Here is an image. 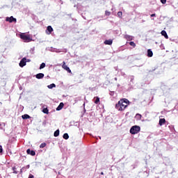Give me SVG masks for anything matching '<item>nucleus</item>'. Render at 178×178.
Returning <instances> with one entry per match:
<instances>
[{
    "label": "nucleus",
    "mask_w": 178,
    "mask_h": 178,
    "mask_svg": "<svg viewBox=\"0 0 178 178\" xmlns=\"http://www.w3.org/2000/svg\"><path fill=\"white\" fill-rule=\"evenodd\" d=\"M3 149H2V145H0V154L2 153Z\"/></svg>",
    "instance_id": "obj_29"
},
{
    "label": "nucleus",
    "mask_w": 178,
    "mask_h": 178,
    "mask_svg": "<svg viewBox=\"0 0 178 178\" xmlns=\"http://www.w3.org/2000/svg\"><path fill=\"white\" fill-rule=\"evenodd\" d=\"M141 128L139 126L135 125L130 129V133L131 134H138Z\"/></svg>",
    "instance_id": "obj_2"
},
{
    "label": "nucleus",
    "mask_w": 178,
    "mask_h": 178,
    "mask_svg": "<svg viewBox=\"0 0 178 178\" xmlns=\"http://www.w3.org/2000/svg\"><path fill=\"white\" fill-rule=\"evenodd\" d=\"M153 56H154V53L152 52V50L148 49L147 50V56H148V58H152Z\"/></svg>",
    "instance_id": "obj_13"
},
{
    "label": "nucleus",
    "mask_w": 178,
    "mask_h": 178,
    "mask_svg": "<svg viewBox=\"0 0 178 178\" xmlns=\"http://www.w3.org/2000/svg\"><path fill=\"white\" fill-rule=\"evenodd\" d=\"M124 38L127 40V41H133V36L130 35H124Z\"/></svg>",
    "instance_id": "obj_9"
},
{
    "label": "nucleus",
    "mask_w": 178,
    "mask_h": 178,
    "mask_svg": "<svg viewBox=\"0 0 178 178\" xmlns=\"http://www.w3.org/2000/svg\"><path fill=\"white\" fill-rule=\"evenodd\" d=\"M63 69L64 70H66L68 73H72V70L67 65H66V63L65 61L63 62V65H62Z\"/></svg>",
    "instance_id": "obj_4"
},
{
    "label": "nucleus",
    "mask_w": 178,
    "mask_h": 178,
    "mask_svg": "<svg viewBox=\"0 0 178 178\" xmlns=\"http://www.w3.org/2000/svg\"><path fill=\"white\" fill-rule=\"evenodd\" d=\"M20 38L24 40V42H30L33 40L30 38V35H26V33H21Z\"/></svg>",
    "instance_id": "obj_3"
},
{
    "label": "nucleus",
    "mask_w": 178,
    "mask_h": 178,
    "mask_svg": "<svg viewBox=\"0 0 178 178\" xmlns=\"http://www.w3.org/2000/svg\"><path fill=\"white\" fill-rule=\"evenodd\" d=\"M161 34V35L165 37L166 38V40H168V38H169V36L168 35V33H166V31H162Z\"/></svg>",
    "instance_id": "obj_15"
},
{
    "label": "nucleus",
    "mask_w": 178,
    "mask_h": 178,
    "mask_svg": "<svg viewBox=\"0 0 178 178\" xmlns=\"http://www.w3.org/2000/svg\"><path fill=\"white\" fill-rule=\"evenodd\" d=\"M161 3L165 5V3H166V0H161Z\"/></svg>",
    "instance_id": "obj_27"
},
{
    "label": "nucleus",
    "mask_w": 178,
    "mask_h": 178,
    "mask_svg": "<svg viewBox=\"0 0 178 178\" xmlns=\"http://www.w3.org/2000/svg\"><path fill=\"white\" fill-rule=\"evenodd\" d=\"M101 175H104V172H101Z\"/></svg>",
    "instance_id": "obj_33"
},
{
    "label": "nucleus",
    "mask_w": 178,
    "mask_h": 178,
    "mask_svg": "<svg viewBox=\"0 0 178 178\" xmlns=\"http://www.w3.org/2000/svg\"><path fill=\"white\" fill-rule=\"evenodd\" d=\"M94 99H95V102H94V103L96 104V105H97V104H99V97H94Z\"/></svg>",
    "instance_id": "obj_17"
},
{
    "label": "nucleus",
    "mask_w": 178,
    "mask_h": 178,
    "mask_svg": "<svg viewBox=\"0 0 178 178\" xmlns=\"http://www.w3.org/2000/svg\"><path fill=\"white\" fill-rule=\"evenodd\" d=\"M29 178H34V175L30 174L29 176Z\"/></svg>",
    "instance_id": "obj_30"
},
{
    "label": "nucleus",
    "mask_w": 178,
    "mask_h": 178,
    "mask_svg": "<svg viewBox=\"0 0 178 178\" xmlns=\"http://www.w3.org/2000/svg\"><path fill=\"white\" fill-rule=\"evenodd\" d=\"M129 45H131V47H133V48H136V43H134V42H130Z\"/></svg>",
    "instance_id": "obj_22"
},
{
    "label": "nucleus",
    "mask_w": 178,
    "mask_h": 178,
    "mask_svg": "<svg viewBox=\"0 0 178 178\" xmlns=\"http://www.w3.org/2000/svg\"><path fill=\"white\" fill-rule=\"evenodd\" d=\"M113 43V40L111 39L106 40L104 42V44H105V45H112Z\"/></svg>",
    "instance_id": "obj_10"
},
{
    "label": "nucleus",
    "mask_w": 178,
    "mask_h": 178,
    "mask_svg": "<svg viewBox=\"0 0 178 178\" xmlns=\"http://www.w3.org/2000/svg\"><path fill=\"white\" fill-rule=\"evenodd\" d=\"M136 116H139L140 118H141V115L140 114H137Z\"/></svg>",
    "instance_id": "obj_32"
},
{
    "label": "nucleus",
    "mask_w": 178,
    "mask_h": 178,
    "mask_svg": "<svg viewBox=\"0 0 178 178\" xmlns=\"http://www.w3.org/2000/svg\"><path fill=\"white\" fill-rule=\"evenodd\" d=\"M26 63H27V59L24 57L19 62L20 67H24V66H26Z\"/></svg>",
    "instance_id": "obj_6"
},
{
    "label": "nucleus",
    "mask_w": 178,
    "mask_h": 178,
    "mask_svg": "<svg viewBox=\"0 0 178 178\" xmlns=\"http://www.w3.org/2000/svg\"><path fill=\"white\" fill-rule=\"evenodd\" d=\"M130 102L127 99H121L116 104L115 109L119 111H123L129 106Z\"/></svg>",
    "instance_id": "obj_1"
},
{
    "label": "nucleus",
    "mask_w": 178,
    "mask_h": 178,
    "mask_svg": "<svg viewBox=\"0 0 178 178\" xmlns=\"http://www.w3.org/2000/svg\"><path fill=\"white\" fill-rule=\"evenodd\" d=\"M44 67H45V63H42L40 66V69H44Z\"/></svg>",
    "instance_id": "obj_25"
},
{
    "label": "nucleus",
    "mask_w": 178,
    "mask_h": 178,
    "mask_svg": "<svg viewBox=\"0 0 178 178\" xmlns=\"http://www.w3.org/2000/svg\"><path fill=\"white\" fill-rule=\"evenodd\" d=\"M22 119H30V115L24 114L22 116Z\"/></svg>",
    "instance_id": "obj_19"
},
{
    "label": "nucleus",
    "mask_w": 178,
    "mask_h": 178,
    "mask_svg": "<svg viewBox=\"0 0 178 178\" xmlns=\"http://www.w3.org/2000/svg\"><path fill=\"white\" fill-rule=\"evenodd\" d=\"M43 113H46V115H48L49 113V111L47 108H44L42 110Z\"/></svg>",
    "instance_id": "obj_18"
},
{
    "label": "nucleus",
    "mask_w": 178,
    "mask_h": 178,
    "mask_svg": "<svg viewBox=\"0 0 178 178\" xmlns=\"http://www.w3.org/2000/svg\"><path fill=\"white\" fill-rule=\"evenodd\" d=\"M55 87H56V85H55V83H51L47 86V88H49V90H51V88H55Z\"/></svg>",
    "instance_id": "obj_16"
},
{
    "label": "nucleus",
    "mask_w": 178,
    "mask_h": 178,
    "mask_svg": "<svg viewBox=\"0 0 178 178\" xmlns=\"http://www.w3.org/2000/svg\"><path fill=\"white\" fill-rule=\"evenodd\" d=\"M36 79H44V74L43 73H39L38 74L35 75Z\"/></svg>",
    "instance_id": "obj_11"
},
{
    "label": "nucleus",
    "mask_w": 178,
    "mask_h": 178,
    "mask_svg": "<svg viewBox=\"0 0 178 178\" xmlns=\"http://www.w3.org/2000/svg\"><path fill=\"white\" fill-rule=\"evenodd\" d=\"M27 168H30V165H27Z\"/></svg>",
    "instance_id": "obj_34"
},
{
    "label": "nucleus",
    "mask_w": 178,
    "mask_h": 178,
    "mask_svg": "<svg viewBox=\"0 0 178 178\" xmlns=\"http://www.w3.org/2000/svg\"><path fill=\"white\" fill-rule=\"evenodd\" d=\"M6 22H9V23H16L17 20L16 18L13 17V16L11 17H7L6 19Z\"/></svg>",
    "instance_id": "obj_5"
},
{
    "label": "nucleus",
    "mask_w": 178,
    "mask_h": 178,
    "mask_svg": "<svg viewBox=\"0 0 178 178\" xmlns=\"http://www.w3.org/2000/svg\"><path fill=\"white\" fill-rule=\"evenodd\" d=\"M47 146V143H43L40 145V148H44Z\"/></svg>",
    "instance_id": "obj_23"
},
{
    "label": "nucleus",
    "mask_w": 178,
    "mask_h": 178,
    "mask_svg": "<svg viewBox=\"0 0 178 178\" xmlns=\"http://www.w3.org/2000/svg\"><path fill=\"white\" fill-rule=\"evenodd\" d=\"M122 15H123V13H122V11H119V12L118 13V17L122 18Z\"/></svg>",
    "instance_id": "obj_24"
},
{
    "label": "nucleus",
    "mask_w": 178,
    "mask_h": 178,
    "mask_svg": "<svg viewBox=\"0 0 178 178\" xmlns=\"http://www.w3.org/2000/svg\"><path fill=\"white\" fill-rule=\"evenodd\" d=\"M165 123H166V120H165V118H161V119L159 120V124L160 126H162L163 124H165Z\"/></svg>",
    "instance_id": "obj_14"
},
{
    "label": "nucleus",
    "mask_w": 178,
    "mask_h": 178,
    "mask_svg": "<svg viewBox=\"0 0 178 178\" xmlns=\"http://www.w3.org/2000/svg\"><path fill=\"white\" fill-rule=\"evenodd\" d=\"M54 137H58L59 136V129H57L54 134Z\"/></svg>",
    "instance_id": "obj_21"
},
{
    "label": "nucleus",
    "mask_w": 178,
    "mask_h": 178,
    "mask_svg": "<svg viewBox=\"0 0 178 178\" xmlns=\"http://www.w3.org/2000/svg\"><path fill=\"white\" fill-rule=\"evenodd\" d=\"M13 170L14 171L13 173H17V172H16V167H13Z\"/></svg>",
    "instance_id": "obj_28"
},
{
    "label": "nucleus",
    "mask_w": 178,
    "mask_h": 178,
    "mask_svg": "<svg viewBox=\"0 0 178 178\" xmlns=\"http://www.w3.org/2000/svg\"><path fill=\"white\" fill-rule=\"evenodd\" d=\"M52 31H54V29L52 28V26H47L46 30L47 34H51Z\"/></svg>",
    "instance_id": "obj_8"
},
{
    "label": "nucleus",
    "mask_w": 178,
    "mask_h": 178,
    "mask_svg": "<svg viewBox=\"0 0 178 178\" xmlns=\"http://www.w3.org/2000/svg\"><path fill=\"white\" fill-rule=\"evenodd\" d=\"M105 15H106V16H111V12L108 11V10H106L105 11Z\"/></svg>",
    "instance_id": "obj_26"
},
{
    "label": "nucleus",
    "mask_w": 178,
    "mask_h": 178,
    "mask_svg": "<svg viewBox=\"0 0 178 178\" xmlns=\"http://www.w3.org/2000/svg\"><path fill=\"white\" fill-rule=\"evenodd\" d=\"M63 137L65 140H69V134H64Z\"/></svg>",
    "instance_id": "obj_20"
},
{
    "label": "nucleus",
    "mask_w": 178,
    "mask_h": 178,
    "mask_svg": "<svg viewBox=\"0 0 178 178\" xmlns=\"http://www.w3.org/2000/svg\"><path fill=\"white\" fill-rule=\"evenodd\" d=\"M151 17H155V16H156L155 14H152L151 15Z\"/></svg>",
    "instance_id": "obj_31"
},
{
    "label": "nucleus",
    "mask_w": 178,
    "mask_h": 178,
    "mask_svg": "<svg viewBox=\"0 0 178 178\" xmlns=\"http://www.w3.org/2000/svg\"><path fill=\"white\" fill-rule=\"evenodd\" d=\"M63 106H65V104H63V102L60 103L58 106L56 108V111H61V109L63 108Z\"/></svg>",
    "instance_id": "obj_12"
},
{
    "label": "nucleus",
    "mask_w": 178,
    "mask_h": 178,
    "mask_svg": "<svg viewBox=\"0 0 178 178\" xmlns=\"http://www.w3.org/2000/svg\"><path fill=\"white\" fill-rule=\"evenodd\" d=\"M26 154H28V155H31V156H35V152L34 150H31L30 149H28L26 150Z\"/></svg>",
    "instance_id": "obj_7"
}]
</instances>
